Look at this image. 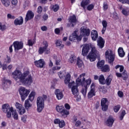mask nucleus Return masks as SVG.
<instances>
[{
	"label": "nucleus",
	"instance_id": "f257e3e1",
	"mask_svg": "<svg viewBox=\"0 0 129 129\" xmlns=\"http://www.w3.org/2000/svg\"><path fill=\"white\" fill-rule=\"evenodd\" d=\"M12 77L19 85L29 86L33 83V77L29 71L24 72L23 74L21 71L16 69L12 73Z\"/></svg>",
	"mask_w": 129,
	"mask_h": 129
},
{
	"label": "nucleus",
	"instance_id": "f03ea898",
	"mask_svg": "<svg viewBox=\"0 0 129 129\" xmlns=\"http://www.w3.org/2000/svg\"><path fill=\"white\" fill-rule=\"evenodd\" d=\"M85 73L82 74L76 80V84L77 86H80L82 85V89L81 90V93L85 97L86 96V93H87V90L88 87L90 84H91V79H88L85 81Z\"/></svg>",
	"mask_w": 129,
	"mask_h": 129
},
{
	"label": "nucleus",
	"instance_id": "7ed1b4c3",
	"mask_svg": "<svg viewBox=\"0 0 129 129\" xmlns=\"http://www.w3.org/2000/svg\"><path fill=\"white\" fill-rule=\"evenodd\" d=\"M47 99V96L43 95L42 96H39L36 100V104L37 106V110L38 112H41L45 107V100Z\"/></svg>",
	"mask_w": 129,
	"mask_h": 129
},
{
	"label": "nucleus",
	"instance_id": "20e7f679",
	"mask_svg": "<svg viewBox=\"0 0 129 129\" xmlns=\"http://www.w3.org/2000/svg\"><path fill=\"white\" fill-rule=\"evenodd\" d=\"M18 91L20 95L21 101L24 102L25 101L26 98L28 97L29 94H30V93L31 92V90L27 89L24 87H21L19 89Z\"/></svg>",
	"mask_w": 129,
	"mask_h": 129
},
{
	"label": "nucleus",
	"instance_id": "39448f33",
	"mask_svg": "<svg viewBox=\"0 0 129 129\" xmlns=\"http://www.w3.org/2000/svg\"><path fill=\"white\" fill-rule=\"evenodd\" d=\"M105 56L106 60H107L109 63H112V62L114 61L115 54H114L112 50L110 49L107 50L105 51Z\"/></svg>",
	"mask_w": 129,
	"mask_h": 129
},
{
	"label": "nucleus",
	"instance_id": "423d86ee",
	"mask_svg": "<svg viewBox=\"0 0 129 129\" xmlns=\"http://www.w3.org/2000/svg\"><path fill=\"white\" fill-rule=\"evenodd\" d=\"M91 52L88 55L87 59H89L91 62H93L95 60H96V57H97V50L95 48V46H91Z\"/></svg>",
	"mask_w": 129,
	"mask_h": 129
},
{
	"label": "nucleus",
	"instance_id": "0eeeda50",
	"mask_svg": "<svg viewBox=\"0 0 129 129\" xmlns=\"http://www.w3.org/2000/svg\"><path fill=\"white\" fill-rule=\"evenodd\" d=\"M14 108L10 107L9 104H4L2 106V110L5 113H7V116L10 118L12 116L11 111H13Z\"/></svg>",
	"mask_w": 129,
	"mask_h": 129
},
{
	"label": "nucleus",
	"instance_id": "6e6552de",
	"mask_svg": "<svg viewBox=\"0 0 129 129\" xmlns=\"http://www.w3.org/2000/svg\"><path fill=\"white\" fill-rule=\"evenodd\" d=\"M80 35L81 37V40H82V37H88L90 35V29L86 27L83 26L80 29Z\"/></svg>",
	"mask_w": 129,
	"mask_h": 129
},
{
	"label": "nucleus",
	"instance_id": "1a4fd4ad",
	"mask_svg": "<svg viewBox=\"0 0 129 129\" xmlns=\"http://www.w3.org/2000/svg\"><path fill=\"white\" fill-rule=\"evenodd\" d=\"M75 84V82L73 81L69 84V87L70 88H71L72 87V92L73 93V94L74 95V96H78L79 94V90L76 86H74Z\"/></svg>",
	"mask_w": 129,
	"mask_h": 129
},
{
	"label": "nucleus",
	"instance_id": "9d476101",
	"mask_svg": "<svg viewBox=\"0 0 129 129\" xmlns=\"http://www.w3.org/2000/svg\"><path fill=\"white\" fill-rule=\"evenodd\" d=\"M78 32V30L75 31L70 36L69 40L71 41V42H73V41H75V40H77L78 42L80 41L81 40V36H78L77 34Z\"/></svg>",
	"mask_w": 129,
	"mask_h": 129
},
{
	"label": "nucleus",
	"instance_id": "9b49d317",
	"mask_svg": "<svg viewBox=\"0 0 129 129\" xmlns=\"http://www.w3.org/2000/svg\"><path fill=\"white\" fill-rule=\"evenodd\" d=\"M13 45L15 51H19L24 48V43L22 41H14Z\"/></svg>",
	"mask_w": 129,
	"mask_h": 129
},
{
	"label": "nucleus",
	"instance_id": "f8f14e48",
	"mask_svg": "<svg viewBox=\"0 0 129 129\" xmlns=\"http://www.w3.org/2000/svg\"><path fill=\"white\" fill-rule=\"evenodd\" d=\"M101 106H102V110L106 111L108 108V100L105 98H103L101 101Z\"/></svg>",
	"mask_w": 129,
	"mask_h": 129
},
{
	"label": "nucleus",
	"instance_id": "ddd939ff",
	"mask_svg": "<svg viewBox=\"0 0 129 129\" xmlns=\"http://www.w3.org/2000/svg\"><path fill=\"white\" fill-rule=\"evenodd\" d=\"M34 64L35 66L38 68H44V67L46 64V62L43 59H40L38 60L35 61Z\"/></svg>",
	"mask_w": 129,
	"mask_h": 129
},
{
	"label": "nucleus",
	"instance_id": "4468645a",
	"mask_svg": "<svg viewBox=\"0 0 129 129\" xmlns=\"http://www.w3.org/2000/svg\"><path fill=\"white\" fill-rule=\"evenodd\" d=\"M93 96H95V85L92 83L91 85V90L88 93V98H92Z\"/></svg>",
	"mask_w": 129,
	"mask_h": 129
},
{
	"label": "nucleus",
	"instance_id": "2eb2a0df",
	"mask_svg": "<svg viewBox=\"0 0 129 129\" xmlns=\"http://www.w3.org/2000/svg\"><path fill=\"white\" fill-rule=\"evenodd\" d=\"M89 50H90V47H89V45L86 44L83 45V48L82 49V54L83 56H86L87 54H88V52H89Z\"/></svg>",
	"mask_w": 129,
	"mask_h": 129
},
{
	"label": "nucleus",
	"instance_id": "dca6fc26",
	"mask_svg": "<svg viewBox=\"0 0 129 129\" xmlns=\"http://www.w3.org/2000/svg\"><path fill=\"white\" fill-rule=\"evenodd\" d=\"M97 45L100 49H102L104 47V44H105V41L104 39L101 37H99L97 41Z\"/></svg>",
	"mask_w": 129,
	"mask_h": 129
},
{
	"label": "nucleus",
	"instance_id": "f3484780",
	"mask_svg": "<svg viewBox=\"0 0 129 129\" xmlns=\"http://www.w3.org/2000/svg\"><path fill=\"white\" fill-rule=\"evenodd\" d=\"M55 94L56 96V98L58 100H61V99L63 97L64 95L63 94V92L60 89H56L55 91Z\"/></svg>",
	"mask_w": 129,
	"mask_h": 129
},
{
	"label": "nucleus",
	"instance_id": "a211bd4d",
	"mask_svg": "<svg viewBox=\"0 0 129 129\" xmlns=\"http://www.w3.org/2000/svg\"><path fill=\"white\" fill-rule=\"evenodd\" d=\"M114 118L112 116H110L107 118V120L106 121V124L107 126H110L111 127L112 125H113V123L114 122Z\"/></svg>",
	"mask_w": 129,
	"mask_h": 129
},
{
	"label": "nucleus",
	"instance_id": "6ab92c4d",
	"mask_svg": "<svg viewBox=\"0 0 129 129\" xmlns=\"http://www.w3.org/2000/svg\"><path fill=\"white\" fill-rule=\"evenodd\" d=\"M23 23L24 19L22 17H19L14 21V25H15V26H21L23 25Z\"/></svg>",
	"mask_w": 129,
	"mask_h": 129
},
{
	"label": "nucleus",
	"instance_id": "aec40b11",
	"mask_svg": "<svg viewBox=\"0 0 129 129\" xmlns=\"http://www.w3.org/2000/svg\"><path fill=\"white\" fill-rule=\"evenodd\" d=\"M34 13L31 11H28L25 17V21L28 22V21H30V20H32L33 18H34Z\"/></svg>",
	"mask_w": 129,
	"mask_h": 129
},
{
	"label": "nucleus",
	"instance_id": "412c9836",
	"mask_svg": "<svg viewBox=\"0 0 129 129\" xmlns=\"http://www.w3.org/2000/svg\"><path fill=\"white\" fill-rule=\"evenodd\" d=\"M91 36L93 41H96V40H97V38H98V33H97V31L93 30L91 32Z\"/></svg>",
	"mask_w": 129,
	"mask_h": 129
},
{
	"label": "nucleus",
	"instance_id": "4be33fe9",
	"mask_svg": "<svg viewBox=\"0 0 129 129\" xmlns=\"http://www.w3.org/2000/svg\"><path fill=\"white\" fill-rule=\"evenodd\" d=\"M45 52V54H49L50 53V49H46L44 47H40L38 49V53L40 55H42Z\"/></svg>",
	"mask_w": 129,
	"mask_h": 129
},
{
	"label": "nucleus",
	"instance_id": "5701e85b",
	"mask_svg": "<svg viewBox=\"0 0 129 129\" xmlns=\"http://www.w3.org/2000/svg\"><path fill=\"white\" fill-rule=\"evenodd\" d=\"M102 25L103 26V28L101 32L102 35H103L104 34V33H105V31H106V28H107V22L105 20H103L102 21Z\"/></svg>",
	"mask_w": 129,
	"mask_h": 129
},
{
	"label": "nucleus",
	"instance_id": "b1692460",
	"mask_svg": "<svg viewBox=\"0 0 129 129\" xmlns=\"http://www.w3.org/2000/svg\"><path fill=\"white\" fill-rule=\"evenodd\" d=\"M35 96H36V92L35 91H32L29 95L28 99H27L30 100V101H33L34 99H35Z\"/></svg>",
	"mask_w": 129,
	"mask_h": 129
},
{
	"label": "nucleus",
	"instance_id": "393cba45",
	"mask_svg": "<svg viewBox=\"0 0 129 129\" xmlns=\"http://www.w3.org/2000/svg\"><path fill=\"white\" fill-rule=\"evenodd\" d=\"M29 99H26L25 101L24 107L27 109V110H29L31 107H32V104L30 103Z\"/></svg>",
	"mask_w": 129,
	"mask_h": 129
},
{
	"label": "nucleus",
	"instance_id": "a878e982",
	"mask_svg": "<svg viewBox=\"0 0 129 129\" xmlns=\"http://www.w3.org/2000/svg\"><path fill=\"white\" fill-rule=\"evenodd\" d=\"M2 5H4L5 8H9L11 6V1L10 0H1Z\"/></svg>",
	"mask_w": 129,
	"mask_h": 129
},
{
	"label": "nucleus",
	"instance_id": "bb28decb",
	"mask_svg": "<svg viewBox=\"0 0 129 129\" xmlns=\"http://www.w3.org/2000/svg\"><path fill=\"white\" fill-rule=\"evenodd\" d=\"M90 3V0H83L81 3V6L83 8V9H85V7H86V6H88V5H89Z\"/></svg>",
	"mask_w": 129,
	"mask_h": 129
},
{
	"label": "nucleus",
	"instance_id": "cd10ccee",
	"mask_svg": "<svg viewBox=\"0 0 129 129\" xmlns=\"http://www.w3.org/2000/svg\"><path fill=\"white\" fill-rule=\"evenodd\" d=\"M69 21L71 24H76L77 23V20L76 19V16L73 15L70 17Z\"/></svg>",
	"mask_w": 129,
	"mask_h": 129
},
{
	"label": "nucleus",
	"instance_id": "c85d7f7f",
	"mask_svg": "<svg viewBox=\"0 0 129 129\" xmlns=\"http://www.w3.org/2000/svg\"><path fill=\"white\" fill-rule=\"evenodd\" d=\"M118 54L119 57H121L122 58V57H124V55H125V53L123 51V48H122V47H119L118 49Z\"/></svg>",
	"mask_w": 129,
	"mask_h": 129
},
{
	"label": "nucleus",
	"instance_id": "c756f323",
	"mask_svg": "<svg viewBox=\"0 0 129 129\" xmlns=\"http://www.w3.org/2000/svg\"><path fill=\"white\" fill-rule=\"evenodd\" d=\"M71 79V75L70 74L68 73L66 75V77L64 79V83L65 84H68L70 82V80Z\"/></svg>",
	"mask_w": 129,
	"mask_h": 129
},
{
	"label": "nucleus",
	"instance_id": "7c9ffc66",
	"mask_svg": "<svg viewBox=\"0 0 129 129\" xmlns=\"http://www.w3.org/2000/svg\"><path fill=\"white\" fill-rule=\"evenodd\" d=\"M59 9H60V7H59V5L57 4L51 5L50 6V9L54 12H58V11H59Z\"/></svg>",
	"mask_w": 129,
	"mask_h": 129
},
{
	"label": "nucleus",
	"instance_id": "2f4dec72",
	"mask_svg": "<svg viewBox=\"0 0 129 129\" xmlns=\"http://www.w3.org/2000/svg\"><path fill=\"white\" fill-rule=\"evenodd\" d=\"M12 112V116L14 118V119H15V120H18L19 119V115L18 114V113L17 112V111L16 110H14L13 111H11V113Z\"/></svg>",
	"mask_w": 129,
	"mask_h": 129
},
{
	"label": "nucleus",
	"instance_id": "473e14b6",
	"mask_svg": "<svg viewBox=\"0 0 129 129\" xmlns=\"http://www.w3.org/2000/svg\"><path fill=\"white\" fill-rule=\"evenodd\" d=\"M99 82L100 83V84H105V79L103 75H100L99 77Z\"/></svg>",
	"mask_w": 129,
	"mask_h": 129
},
{
	"label": "nucleus",
	"instance_id": "72a5a7b5",
	"mask_svg": "<svg viewBox=\"0 0 129 129\" xmlns=\"http://www.w3.org/2000/svg\"><path fill=\"white\" fill-rule=\"evenodd\" d=\"M53 59L55 61L56 65H60V62H61V58L60 57V56H57L56 55H54Z\"/></svg>",
	"mask_w": 129,
	"mask_h": 129
},
{
	"label": "nucleus",
	"instance_id": "f704fd0d",
	"mask_svg": "<svg viewBox=\"0 0 129 129\" xmlns=\"http://www.w3.org/2000/svg\"><path fill=\"white\" fill-rule=\"evenodd\" d=\"M55 45L56 47H60V48L64 47V44H62V41L60 39L57 40L55 41Z\"/></svg>",
	"mask_w": 129,
	"mask_h": 129
},
{
	"label": "nucleus",
	"instance_id": "c9c22d12",
	"mask_svg": "<svg viewBox=\"0 0 129 129\" xmlns=\"http://www.w3.org/2000/svg\"><path fill=\"white\" fill-rule=\"evenodd\" d=\"M102 72H108L110 70L109 69V66L107 64L105 65L101 69Z\"/></svg>",
	"mask_w": 129,
	"mask_h": 129
},
{
	"label": "nucleus",
	"instance_id": "e433bc0d",
	"mask_svg": "<svg viewBox=\"0 0 129 129\" xmlns=\"http://www.w3.org/2000/svg\"><path fill=\"white\" fill-rule=\"evenodd\" d=\"M104 65V60H102L100 61H98L97 64V67H98V69H101Z\"/></svg>",
	"mask_w": 129,
	"mask_h": 129
},
{
	"label": "nucleus",
	"instance_id": "4c0bfd02",
	"mask_svg": "<svg viewBox=\"0 0 129 129\" xmlns=\"http://www.w3.org/2000/svg\"><path fill=\"white\" fill-rule=\"evenodd\" d=\"M55 109L57 112H60L61 113L62 111H63V109H64V106L57 105L56 106Z\"/></svg>",
	"mask_w": 129,
	"mask_h": 129
},
{
	"label": "nucleus",
	"instance_id": "58836bf2",
	"mask_svg": "<svg viewBox=\"0 0 129 129\" xmlns=\"http://www.w3.org/2000/svg\"><path fill=\"white\" fill-rule=\"evenodd\" d=\"M122 14L124 15V16H128L129 15V9L127 8H123L121 12Z\"/></svg>",
	"mask_w": 129,
	"mask_h": 129
},
{
	"label": "nucleus",
	"instance_id": "ea45409f",
	"mask_svg": "<svg viewBox=\"0 0 129 129\" xmlns=\"http://www.w3.org/2000/svg\"><path fill=\"white\" fill-rule=\"evenodd\" d=\"M129 74H127V72L124 71L123 73L122 74V78H123V80H126L127 78H128Z\"/></svg>",
	"mask_w": 129,
	"mask_h": 129
},
{
	"label": "nucleus",
	"instance_id": "a19ab883",
	"mask_svg": "<svg viewBox=\"0 0 129 129\" xmlns=\"http://www.w3.org/2000/svg\"><path fill=\"white\" fill-rule=\"evenodd\" d=\"M77 65H78V67L80 68L83 66V61H82V60L80 59L79 57L77 58Z\"/></svg>",
	"mask_w": 129,
	"mask_h": 129
},
{
	"label": "nucleus",
	"instance_id": "79ce46f5",
	"mask_svg": "<svg viewBox=\"0 0 129 129\" xmlns=\"http://www.w3.org/2000/svg\"><path fill=\"white\" fill-rule=\"evenodd\" d=\"M69 62L73 64H75L76 62V57L75 56L72 55L69 59Z\"/></svg>",
	"mask_w": 129,
	"mask_h": 129
},
{
	"label": "nucleus",
	"instance_id": "37998d69",
	"mask_svg": "<svg viewBox=\"0 0 129 129\" xmlns=\"http://www.w3.org/2000/svg\"><path fill=\"white\" fill-rule=\"evenodd\" d=\"M4 62L7 64L11 63V62H12V58H11V56L7 55L6 57L5 58Z\"/></svg>",
	"mask_w": 129,
	"mask_h": 129
},
{
	"label": "nucleus",
	"instance_id": "c03bdc74",
	"mask_svg": "<svg viewBox=\"0 0 129 129\" xmlns=\"http://www.w3.org/2000/svg\"><path fill=\"white\" fill-rule=\"evenodd\" d=\"M66 74V73L64 71L59 72V73H58V75L60 79H63V78H64V77H65Z\"/></svg>",
	"mask_w": 129,
	"mask_h": 129
},
{
	"label": "nucleus",
	"instance_id": "a18cd8bd",
	"mask_svg": "<svg viewBox=\"0 0 129 129\" xmlns=\"http://www.w3.org/2000/svg\"><path fill=\"white\" fill-rule=\"evenodd\" d=\"M18 112L20 115H23L24 113H26V109L24 107H22L19 110H18Z\"/></svg>",
	"mask_w": 129,
	"mask_h": 129
},
{
	"label": "nucleus",
	"instance_id": "49530a36",
	"mask_svg": "<svg viewBox=\"0 0 129 129\" xmlns=\"http://www.w3.org/2000/svg\"><path fill=\"white\" fill-rule=\"evenodd\" d=\"M111 80H112V77L110 76H108L106 79V83L107 85H110V83H111Z\"/></svg>",
	"mask_w": 129,
	"mask_h": 129
},
{
	"label": "nucleus",
	"instance_id": "de8ad7c7",
	"mask_svg": "<svg viewBox=\"0 0 129 129\" xmlns=\"http://www.w3.org/2000/svg\"><path fill=\"white\" fill-rule=\"evenodd\" d=\"M36 43V38L32 39H29L28 41V44L29 46H32V45H34Z\"/></svg>",
	"mask_w": 129,
	"mask_h": 129
},
{
	"label": "nucleus",
	"instance_id": "09e8293b",
	"mask_svg": "<svg viewBox=\"0 0 129 129\" xmlns=\"http://www.w3.org/2000/svg\"><path fill=\"white\" fill-rule=\"evenodd\" d=\"M69 111H68V110H66L65 109H63L62 111H61V114L62 115V116H64V115H69Z\"/></svg>",
	"mask_w": 129,
	"mask_h": 129
},
{
	"label": "nucleus",
	"instance_id": "8fccbe9b",
	"mask_svg": "<svg viewBox=\"0 0 129 129\" xmlns=\"http://www.w3.org/2000/svg\"><path fill=\"white\" fill-rule=\"evenodd\" d=\"M124 115H125V111L122 110L120 114V116H119V118L120 119V120H122V119H123Z\"/></svg>",
	"mask_w": 129,
	"mask_h": 129
},
{
	"label": "nucleus",
	"instance_id": "3c124183",
	"mask_svg": "<svg viewBox=\"0 0 129 129\" xmlns=\"http://www.w3.org/2000/svg\"><path fill=\"white\" fill-rule=\"evenodd\" d=\"M27 119H28V116L27 115H23L21 117V121L23 122H24V123H26V122H27Z\"/></svg>",
	"mask_w": 129,
	"mask_h": 129
},
{
	"label": "nucleus",
	"instance_id": "603ef678",
	"mask_svg": "<svg viewBox=\"0 0 129 129\" xmlns=\"http://www.w3.org/2000/svg\"><path fill=\"white\" fill-rule=\"evenodd\" d=\"M4 83L3 86H6V84L7 85H11L12 82L9 80H4Z\"/></svg>",
	"mask_w": 129,
	"mask_h": 129
},
{
	"label": "nucleus",
	"instance_id": "864d4df0",
	"mask_svg": "<svg viewBox=\"0 0 129 129\" xmlns=\"http://www.w3.org/2000/svg\"><path fill=\"white\" fill-rule=\"evenodd\" d=\"M87 9L88 11H92V10H93V9H94V5H93V4L89 5L87 6Z\"/></svg>",
	"mask_w": 129,
	"mask_h": 129
},
{
	"label": "nucleus",
	"instance_id": "5fc2aeb1",
	"mask_svg": "<svg viewBox=\"0 0 129 129\" xmlns=\"http://www.w3.org/2000/svg\"><path fill=\"white\" fill-rule=\"evenodd\" d=\"M15 106L17 108V109L20 110L21 108L23 107V105L18 102H16L15 104Z\"/></svg>",
	"mask_w": 129,
	"mask_h": 129
},
{
	"label": "nucleus",
	"instance_id": "6e6d98bb",
	"mask_svg": "<svg viewBox=\"0 0 129 129\" xmlns=\"http://www.w3.org/2000/svg\"><path fill=\"white\" fill-rule=\"evenodd\" d=\"M7 29V26L5 24L3 25L2 23L0 22V30H2V31H5V30H6Z\"/></svg>",
	"mask_w": 129,
	"mask_h": 129
},
{
	"label": "nucleus",
	"instance_id": "4d7b16f0",
	"mask_svg": "<svg viewBox=\"0 0 129 129\" xmlns=\"http://www.w3.org/2000/svg\"><path fill=\"white\" fill-rule=\"evenodd\" d=\"M18 0H11V4L14 7H17L18 6Z\"/></svg>",
	"mask_w": 129,
	"mask_h": 129
},
{
	"label": "nucleus",
	"instance_id": "13d9d810",
	"mask_svg": "<svg viewBox=\"0 0 129 129\" xmlns=\"http://www.w3.org/2000/svg\"><path fill=\"white\" fill-rule=\"evenodd\" d=\"M7 18L10 19L11 20H14V19H16V17H15V16H14L11 14H8L7 15Z\"/></svg>",
	"mask_w": 129,
	"mask_h": 129
},
{
	"label": "nucleus",
	"instance_id": "bf43d9fd",
	"mask_svg": "<svg viewBox=\"0 0 129 129\" xmlns=\"http://www.w3.org/2000/svg\"><path fill=\"white\" fill-rule=\"evenodd\" d=\"M63 30V28L61 27L60 28H56L54 30V32L55 34L58 35V34L60 33V32H61V30L62 31Z\"/></svg>",
	"mask_w": 129,
	"mask_h": 129
},
{
	"label": "nucleus",
	"instance_id": "052dcab7",
	"mask_svg": "<svg viewBox=\"0 0 129 129\" xmlns=\"http://www.w3.org/2000/svg\"><path fill=\"white\" fill-rule=\"evenodd\" d=\"M43 48H45L46 49H48V46L49 44H48V42L44 41L43 42Z\"/></svg>",
	"mask_w": 129,
	"mask_h": 129
},
{
	"label": "nucleus",
	"instance_id": "680f3d73",
	"mask_svg": "<svg viewBox=\"0 0 129 129\" xmlns=\"http://www.w3.org/2000/svg\"><path fill=\"white\" fill-rule=\"evenodd\" d=\"M119 109H120V105H118L114 107V111L115 112H118Z\"/></svg>",
	"mask_w": 129,
	"mask_h": 129
},
{
	"label": "nucleus",
	"instance_id": "e2e57ef3",
	"mask_svg": "<svg viewBox=\"0 0 129 129\" xmlns=\"http://www.w3.org/2000/svg\"><path fill=\"white\" fill-rule=\"evenodd\" d=\"M49 18V16L47 15V14H44L42 16V21H44L45 22V21H47V20H48V18Z\"/></svg>",
	"mask_w": 129,
	"mask_h": 129
},
{
	"label": "nucleus",
	"instance_id": "0e129e2a",
	"mask_svg": "<svg viewBox=\"0 0 129 129\" xmlns=\"http://www.w3.org/2000/svg\"><path fill=\"white\" fill-rule=\"evenodd\" d=\"M58 124H59V127H61V128L64 127L65 125V122H64L63 120H61L60 121L59 123Z\"/></svg>",
	"mask_w": 129,
	"mask_h": 129
},
{
	"label": "nucleus",
	"instance_id": "69168bd1",
	"mask_svg": "<svg viewBox=\"0 0 129 129\" xmlns=\"http://www.w3.org/2000/svg\"><path fill=\"white\" fill-rule=\"evenodd\" d=\"M103 8L104 11H107V9H108V5H107V3H104L103 5Z\"/></svg>",
	"mask_w": 129,
	"mask_h": 129
},
{
	"label": "nucleus",
	"instance_id": "338daca9",
	"mask_svg": "<svg viewBox=\"0 0 129 129\" xmlns=\"http://www.w3.org/2000/svg\"><path fill=\"white\" fill-rule=\"evenodd\" d=\"M81 125V121L78 120L76 121L75 126L77 127L80 126Z\"/></svg>",
	"mask_w": 129,
	"mask_h": 129
},
{
	"label": "nucleus",
	"instance_id": "774afa93",
	"mask_svg": "<svg viewBox=\"0 0 129 129\" xmlns=\"http://www.w3.org/2000/svg\"><path fill=\"white\" fill-rule=\"evenodd\" d=\"M119 97H123V93L121 91H119L117 93Z\"/></svg>",
	"mask_w": 129,
	"mask_h": 129
}]
</instances>
